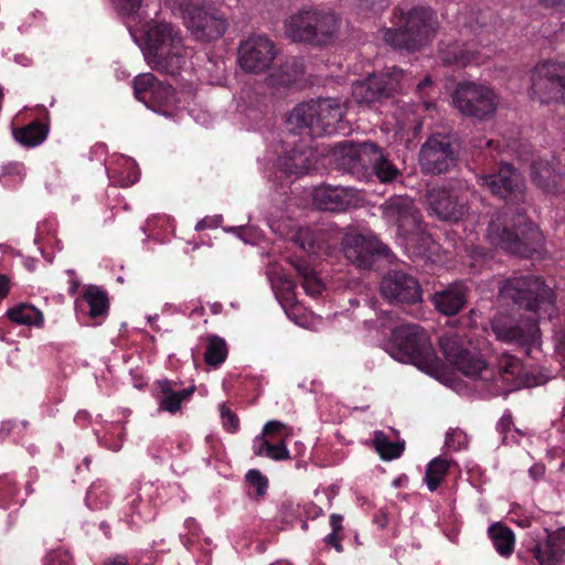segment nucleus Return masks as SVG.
<instances>
[{
    "mask_svg": "<svg viewBox=\"0 0 565 565\" xmlns=\"http://www.w3.org/2000/svg\"><path fill=\"white\" fill-rule=\"evenodd\" d=\"M439 56L445 64L466 66L471 63L482 62L479 51L475 44L443 43L439 47Z\"/></svg>",
    "mask_w": 565,
    "mask_h": 565,
    "instance_id": "28",
    "label": "nucleus"
},
{
    "mask_svg": "<svg viewBox=\"0 0 565 565\" xmlns=\"http://www.w3.org/2000/svg\"><path fill=\"white\" fill-rule=\"evenodd\" d=\"M253 451L256 456L267 457L273 460H286L290 458L286 441L271 444L264 436H256L253 440Z\"/></svg>",
    "mask_w": 565,
    "mask_h": 565,
    "instance_id": "35",
    "label": "nucleus"
},
{
    "mask_svg": "<svg viewBox=\"0 0 565 565\" xmlns=\"http://www.w3.org/2000/svg\"><path fill=\"white\" fill-rule=\"evenodd\" d=\"M468 445L467 434L459 428H451L446 434L445 446L452 450L458 451L466 448Z\"/></svg>",
    "mask_w": 565,
    "mask_h": 565,
    "instance_id": "49",
    "label": "nucleus"
},
{
    "mask_svg": "<svg viewBox=\"0 0 565 565\" xmlns=\"http://www.w3.org/2000/svg\"><path fill=\"white\" fill-rule=\"evenodd\" d=\"M104 565H128V561L122 555H117L113 558H109L104 563Z\"/></svg>",
    "mask_w": 565,
    "mask_h": 565,
    "instance_id": "63",
    "label": "nucleus"
},
{
    "mask_svg": "<svg viewBox=\"0 0 565 565\" xmlns=\"http://www.w3.org/2000/svg\"><path fill=\"white\" fill-rule=\"evenodd\" d=\"M433 88V81L430 76H426L422 82L417 84V93L423 97L429 95V90Z\"/></svg>",
    "mask_w": 565,
    "mask_h": 565,
    "instance_id": "57",
    "label": "nucleus"
},
{
    "mask_svg": "<svg viewBox=\"0 0 565 565\" xmlns=\"http://www.w3.org/2000/svg\"><path fill=\"white\" fill-rule=\"evenodd\" d=\"M135 96L148 104L152 103L158 106H173L180 102L175 92L170 85L158 81L152 73L139 74L134 79Z\"/></svg>",
    "mask_w": 565,
    "mask_h": 565,
    "instance_id": "21",
    "label": "nucleus"
},
{
    "mask_svg": "<svg viewBox=\"0 0 565 565\" xmlns=\"http://www.w3.org/2000/svg\"><path fill=\"white\" fill-rule=\"evenodd\" d=\"M373 445L384 460L398 458L404 451V443L393 441L381 430L374 431Z\"/></svg>",
    "mask_w": 565,
    "mask_h": 565,
    "instance_id": "37",
    "label": "nucleus"
},
{
    "mask_svg": "<svg viewBox=\"0 0 565 565\" xmlns=\"http://www.w3.org/2000/svg\"><path fill=\"white\" fill-rule=\"evenodd\" d=\"M478 184L511 204L525 202V184L521 173L509 163L494 173L477 175Z\"/></svg>",
    "mask_w": 565,
    "mask_h": 565,
    "instance_id": "15",
    "label": "nucleus"
},
{
    "mask_svg": "<svg viewBox=\"0 0 565 565\" xmlns=\"http://www.w3.org/2000/svg\"><path fill=\"white\" fill-rule=\"evenodd\" d=\"M245 478L246 481L255 488L257 497H263L266 493L268 480L260 471L252 469L246 473Z\"/></svg>",
    "mask_w": 565,
    "mask_h": 565,
    "instance_id": "51",
    "label": "nucleus"
},
{
    "mask_svg": "<svg viewBox=\"0 0 565 565\" xmlns=\"http://www.w3.org/2000/svg\"><path fill=\"white\" fill-rule=\"evenodd\" d=\"M435 107V104L428 100H423L418 105H405L399 107L394 118L395 132L406 136L407 139L415 137L422 130V113Z\"/></svg>",
    "mask_w": 565,
    "mask_h": 565,
    "instance_id": "25",
    "label": "nucleus"
},
{
    "mask_svg": "<svg viewBox=\"0 0 565 565\" xmlns=\"http://www.w3.org/2000/svg\"><path fill=\"white\" fill-rule=\"evenodd\" d=\"M277 56L276 43L269 36L259 33L249 34L241 41L237 49L238 65L249 74L267 72Z\"/></svg>",
    "mask_w": 565,
    "mask_h": 565,
    "instance_id": "13",
    "label": "nucleus"
},
{
    "mask_svg": "<svg viewBox=\"0 0 565 565\" xmlns=\"http://www.w3.org/2000/svg\"><path fill=\"white\" fill-rule=\"evenodd\" d=\"M159 387V409L171 414L177 413L181 408V403L189 401L195 390L194 386H191L177 392L167 380L160 381Z\"/></svg>",
    "mask_w": 565,
    "mask_h": 565,
    "instance_id": "31",
    "label": "nucleus"
},
{
    "mask_svg": "<svg viewBox=\"0 0 565 565\" xmlns=\"http://www.w3.org/2000/svg\"><path fill=\"white\" fill-rule=\"evenodd\" d=\"M512 226L516 232L510 231L507 220L498 213L489 223L487 238L490 244L521 257H529L539 252L544 236L535 224L524 214H518Z\"/></svg>",
    "mask_w": 565,
    "mask_h": 565,
    "instance_id": "7",
    "label": "nucleus"
},
{
    "mask_svg": "<svg viewBox=\"0 0 565 565\" xmlns=\"http://www.w3.org/2000/svg\"><path fill=\"white\" fill-rule=\"evenodd\" d=\"M7 317L14 323L40 327L43 323V315L34 306L19 303L7 310Z\"/></svg>",
    "mask_w": 565,
    "mask_h": 565,
    "instance_id": "34",
    "label": "nucleus"
},
{
    "mask_svg": "<svg viewBox=\"0 0 565 565\" xmlns=\"http://www.w3.org/2000/svg\"><path fill=\"white\" fill-rule=\"evenodd\" d=\"M381 295L390 302L416 303L422 300L418 281L399 270L390 271L384 276L381 282Z\"/></svg>",
    "mask_w": 565,
    "mask_h": 565,
    "instance_id": "20",
    "label": "nucleus"
},
{
    "mask_svg": "<svg viewBox=\"0 0 565 565\" xmlns=\"http://www.w3.org/2000/svg\"><path fill=\"white\" fill-rule=\"evenodd\" d=\"M12 134L18 143L23 147L32 148L41 145L45 140L47 129L45 125L35 120L24 127L14 128Z\"/></svg>",
    "mask_w": 565,
    "mask_h": 565,
    "instance_id": "33",
    "label": "nucleus"
},
{
    "mask_svg": "<svg viewBox=\"0 0 565 565\" xmlns=\"http://www.w3.org/2000/svg\"><path fill=\"white\" fill-rule=\"evenodd\" d=\"M26 175V170L21 162H9L4 164L0 172V182L7 188H14L22 183Z\"/></svg>",
    "mask_w": 565,
    "mask_h": 565,
    "instance_id": "41",
    "label": "nucleus"
},
{
    "mask_svg": "<svg viewBox=\"0 0 565 565\" xmlns=\"http://www.w3.org/2000/svg\"><path fill=\"white\" fill-rule=\"evenodd\" d=\"M347 153L361 167L370 164L377 179L383 183L394 181L399 174V170L373 142L351 145Z\"/></svg>",
    "mask_w": 565,
    "mask_h": 565,
    "instance_id": "19",
    "label": "nucleus"
},
{
    "mask_svg": "<svg viewBox=\"0 0 565 565\" xmlns=\"http://www.w3.org/2000/svg\"><path fill=\"white\" fill-rule=\"evenodd\" d=\"M294 242L299 245L301 249L307 253H317L320 249V245L317 239L316 233L309 227L299 228L295 236Z\"/></svg>",
    "mask_w": 565,
    "mask_h": 565,
    "instance_id": "45",
    "label": "nucleus"
},
{
    "mask_svg": "<svg viewBox=\"0 0 565 565\" xmlns=\"http://www.w3.org/2000/svg\"><path fill=\"white\" fill-rule=\"evenodd\" d=\"M273 288L277 300L290 320L297 324L306 327L307 318L301 313V307L295 297V284L286 276L273 281Z\"/></svg>",
    "mask_w": 565,
    "mask_h": 565,
    "instance_id": "26",
    "label": "nucleus"
},
{
    "mask_svg": "<svg viewBox=\"0 0 565 565\" xmlns=\"http://www.w3.org/2000/svg\"><path fill=\"white\" fill-rule=\"evenodd\" d=\"M9 291V280L6 276L0 275V300L6 297Z\"/></svg>",
    "mask_w": 565,
    "mask_h": 565,
    "instance_id": "62",
    "label": "nucleus"
},
{
    "mask_svg": "<svg viewBox=\"0 0 565 565\" xmlns=\"http://www.w3.org/2000/svg\"><path fill=\"white\" fill-rule=\"evenodd\" d=\"M342 521L343 518L340 514H331L330 516V525L332 527V532H335L339 534V532L342 531Z\"/></svg>",
    "mask_w": 565,
    "mask_h": 565,
    "instance_id": "60",
    "label": "nucleus"
},
{
    "mask_svg": "<svg viewBox=\"0 0 565 565\" xmlns=\"http://www.w3.org/2000/svg\"><path fill=\"white\" fill-rule=\"evenodd\" d=\"M492 330L499 340L519 344L534 342L539 333L537 322L533 318L526 319L522 324H514L508 318L495 317L492 320Z\"/></svg>",
    "mask_w": 565,
    "mask_h": 565,
    "instance_id": "23",
    "label": "nucleus"
},
{
    "mask_svg": "<svg viewBox=\"0 0 565 565\" xmlns=\"http://www.w3.org/2000/svg\"><path fill=\"white\" fill-rule=\"evenodd\" d=\"M110 182L119 186H129L139 179L136 162L128 157H117L106 168Z\"/></svg>",
    "mask_w": 565,
    "mask_h": 565,
    "instance_id": "30",
    "label": "nucleus"
},
{
    "mask_svg": "<svg viewBox=\"0 0 565 565\" xmlns=\"http://www.w3.org/2000/svg\"><path fill=\"white\" fill-rule=\"evenodd\" d=\"M221 417H222L223 425H224L225 429H227L231 433H234L237 430L239 420H238L237 416L232 411H230L225 406H222L221 407Z\"/></svg>",
    "mask_w": 565,
    "mask_h": 565,
    "instance_id": "55",
    "label": "nucleus"
},
{
    "mask_svg": "<svg viewBox=\"0 0 565 565\" xmlns=\"http://www.w3.org/2000/svg\"><path fill=\"white\" fill-rule=\"evenodd\" d=\"M450 461L440 457L433 459L427 468L425 475V482L430 491H435L449 470Z\"/></svg>",
    "mask_w": 565,
    "mask_h": 565,
    "instance_id": "39",
    "label": "nucleus"
},
{
    "mask_svg": "<svg viewBox=\"0 0 565 565\" xmlns=\"http://www.w3.org/2000/svg\"><path fill=\"white\" fill-rule=\"evenodd\" d=\"M227 344L224 339L218 335H209L206 339V348L204 360L211 366H220L227 358Z\"/></svg>",
    "mask_w": 565,
    "mask_h": 565,
    "instance_id": "38",
    "label": "nucleus"
},
{
    "mask_svg": "<svg viewBox=\"0 0 565 565\" xmlns=\"http://www.w3.org/2000/svg\"><path fill=\"white\" fill-rule=\"evenodd\" d=\"M312 199L320 210L341 212L353 204L354 194L350 188L320 185L313 190Z\"/></svg>",
    "mask_w": 565,
    "mask_h": 565,
    "instance_id": "24",
    "label": "nucleus"
},
{
    "mask_svg": "<svg viewBox=\"0 0 565 565\" xmlns=\"http://www.w3.org/2000/svg\"><path fill=\"white\" fill-rule=\"evenodd\" d=\"M114 9L122 17H132L141 7L142 0H110Z\"/></svg>",
    "mask_w": 565,
    "mask_h": 565,
    "instance_id": "50",
    "label": "nucleus"
},
{
    "mask_svg": "<svg viewBox=\"0 0 565 565\" xmlns=\"http://www.w3.org/2000/svg\"><path fill=\"white\" fill-rule=\"evenodd\" d=\"M428 211L438 220L458 222L469 212L467 196L456 186H434L426 194Z\"/></svg>",
    "mask_w": 565,
    "mask_h": 565,
    "instance_id": "16",
    "label": "nucleus"
},
{
    "mask_svg": "<svg viewBox=\"0 0 565 565\" xmlns=\"http://www.w3.org/2000/svg\"><path fill=\"white\" fill-rule=\"evenodd\" d=\"M419 163L424 172L439 174L455 163V154L449 136L436 134L422 146Z\"/></svg>",
    "mask_w": 565,
    "mask_h": 565,
    "instance_id": "18",
    "label": "nucleus"
},
{
    "mask_svg": "<svg viewBox=\"0 0 565 565\" xmlns=\"http://www.w3.org/2000/svg\"><path fill=\"white\" fill-rule=\"evenodd\" d=\"M467 288L461 282H455L449 288L437 291L433 296L435 308L445 316H454L466 303Z\"/></svg>",
    "mask_w": 565,
    "mask_h": 565,
    "instance_id": "27",
    "label": "nucleus"
},
{
    "mask_svg": "<svg viewBox=\"0 0 565 565\" xmlns=\"http://www.w3.org/2000/svg\"><path fill=\"white\" fill-rule=\"evenodd\" d=\"M340 29V19L332 11L305 7L284 20V34L296 43L323 46L332 43Z\"/></svg>",
    "mask_w": 565,
    "mask_h": 565,
    "instance_id": "5",
    "label": "nucleus"
},
{
    "mask_svg": "<svg viewBox=\"0 0 565 565\" xmlns=\"http://www.w3.org/2000/svg\"><path fill=\"white\" fill-rule=\"evenodd\" d=\"M452 106L466 117L487 120L494 116L500 105L498 94L488 85L461 82L452 93Z\"/></svg>",
    "mask_w": 565,
    "mask_h": 565,
    "instance_id": "9",
    "label": "nucleus"
},
{
    "mask_svg": "<svg viewBox=\"0 0 565 565\" xmlns=\"http://www.w3.org/2000/svg\"><path fill=\"white\" fill-rule=\"evenodd\" d=\"M371 328L391 338L385 342V351L395 360L412 363L428 371L437 364V358L427 332L418 324H398L391 312L376 313L375 320L369 322Z\"/></svg>",
    "mask_w": 565,
    "mask_h": 565,
    "instance_id": "2",
    "label": "nucleus"
},
{
    "mask_svg": "<svg viewBox=\"0 0 565 565\" xmlns=\"http://www.w3.org/2000/svg\"><path fill=\"white\" fill-rule=\"evenodd\" d=\"M392 28L380 31L383 41L398 50L419 51L427 46L439 29L437 12L428 6L402 4L394 9Z\"/></svg>",
    "mask_w": 565,
    "mask_h": 565,
    "instance_id": "3",
    "label": "nucleus"
},
{
    "mask_svg": "<svg viewBox=\"0 0 565 565\" xmlns=\"http://www.w3.org/2000/svg\"><path fill=\"white\" fill-rule=\"evenodd\" d=\"M345 258L359 268H370L374 256L385 255L388 248L372 234L348 233L342 241Z\"/></svg>",
    "mask_w": 565,
    "mask_h": 565,
    "instance_id": "17",
    "label": "nucleus"
},
{
    "mask_svg": "<svg viewBox=\"0 0 565 565\" xmlns=\"http://www.w3.org/2000/svg\"><path fill=\"white\" fill-rule=\"evenodd\" d=\"M139 46L151 68L169 75L178 74L191 56L181 30L163 20H153L147 24Z\"/></svg>",
    "mask_w": 565,
    "mask_h": 565,
    "instance_id": "4",
    "label": "nucleus"
},
{
    "mask_svg": "<svg viewBox=\"0 0 565 565\" xmlns=\"http://www.w3.org/2000/svg\"><path fill=\"white\" fill-rule=\"evenodd\" d=\"M344 104L337 98H318L297 105L287 122L294 134L308 131L310 136L332 135L344 130Z\"/></svg>",
    "mask_w": 565,
    "mask_h": 565,
    "instance_id": "6",
    "label": "nucleus"
},
{
    "mask_svg": "<svg viewBox=\"0 0 565 565\" xmlns=\"http://www.w3.org/2000/svg\"><path fill=\"white\" fill-rule=\"evenodd\" d=\"M18 488L14 481L9 477H0V507L7 508L11 501L15 500Z\"/></svg>",
    "mask_w": 565,
    "mask_h": 565,
    "instance_id": "48",
    "label": "nucleus"
},
{
    "mask_svg": "<svg viewBox=\"0 0 565 565\" xmlns=\"http://www.w3.org/2000/svg\"><path fill=\"white\" fill-rule=\"evenodd\" d=\"M381 209L386 222L396 227L397 235L404 243L413 244L419 239H425L422 215L411 198L393 196Z\"/></svg>",
    "mask_w": 565,
    "mask_h": 565,
    "instance_id": "10",
    "label": "nucleus"
},
{
    "mask_svg": "<svg viewBox=\"0 0 565 565\" xmlns=\"http://www.w3.org/2000/svg\"><path fill=\"white\" fill-rule=\"evenodd\" d=\"M302 512L310 518H316L317 515L322 514V510L313 504L301 507L299 503L294 501L284 502L280 508V513L287 521H291L292 518L300 516Z\"/></svg>",
    "mask_w": 565,
    "mask_h": 565,
    "instance_id": "44",
    "label": "nucleus"
},
{
    "mask_svg": "<svg viewBox=\"0 0 565 565\" xmlns=\"http://www.w3.org/2000/svg\"><path fill=\"white\" fill-rule=\"evenodd\" d=\"M555 351L557 355L565 361V333H561L556 338Z\"/></svg>",
    "mask_w": 565,
    "mask_h": 565,
    "instance_id": "58",
    "label": "nucleus"
},
{
    "mask_svg": "<svg viewBox=\"0 0 565 565\" xmlns=\"http://www.w3.org/2000/svg\"><path fill=\"white\" fill-rule=\"evenodd\" d=\"M44 565H72V556L67 551L55 550L46 555Z\"/></svg>",
    "mask_w": 565,
    "mask_h": 565,
    "instance_id": "54",
    "label": "nucleus"
},
{
    "mask_svg": "<svg viewBox=\"0 0 565 565\" xmlns=\"http://www.w3.org/2000/svg\"><path fill=\"white\" fill-rule=\"evenodd\" d=\"M205 70L212 72L209 77V82L214 85H220L224 81L225 75V63L223 60L212 61L209 60L205 64Z\"/></svg>",
    "mask_w": 565,
    "mask_h": 565,
    "instance_id": "52",
    "label": "nucleus"
},
{
    "mask_svg": "<svg viewBox=\"0 0 565 565\" xmlns=\"http://www.w3.org/2000/svg\"><path fill=\"white\" fill-rule=\"evenodd\" d=\"M439 345L446 359L467 377L489 382L486 387L491 394H507L523 386H534L539 382L531 376L521 362L511 355H504L499 362V374L489 367L478 354L462 347L458 334L445 333Z\"/></svg>",
    "mask_w": 565,
    "mask_h": 565,
    "instance_id": "1",
    "label": "nucleus"
},
{
    "mask_svg": "<svg viewBox=\"0 0 565 565\" xmlns=\"http://www.w3.org/2000/svg\"><path fill=\"white\" fill-rule=\"evenodd\" d=\"M131 510V522L137 523V520H151L153 518V509L149 502L141 500L139 497H135L129 501Z\"/></svg>",
    "mask_w": 565,
    "mask_h": 565,
    "instance_id": "47",
    "label": "nucleus"
},
{
    "mask_svg": "<svg viewBox=\"0 0 565 565\" xmlns=\"http://www.w3.org/2000/svg\"><path fill=\"white\" fill-rule=\"evenodd\" d=\"M109 500L108 489L100 481L93 483L86 494V502L90 509H103L108 505Z\"/></svg>",
    "mask_w": 565,
    "mask_h": 565,
    "instance_id": "43",
    "label": "nucleus"
},
{
    "mask_svg": "<svg viewBox=\"0 0 565 565\" xmlns=\"http://www.w3.org/2000/svg\"><path fill=\"white\" fill-rule=\"evenodd\" d=\"M84 300L89 307V313L92 317H99L108 310V299L105 291L102 289L90 286L84 294Z\"/></svg>",
    "mask_w": 565,
    "mask_h": 565,
    "instance_id": "40",
    "label": "nucleus"
},
{
    "mask_svg": "<svg viewBox=\"0 0 565 565\" xmlns=\"http://www.w3.org/2000/svg\"><path fill=\"white\" fill-rule=\"evenodd\" d=\"M512 415L510 412H505L502 417L500 418L499 423H498V430L500 431V434L503 435V438H502V441L504 444H508L509 443V438L507 436V433L510 431L511 429V426H512Z\"/></svg>",
    "mask_w": 565,
    "mask_h": 565,
    "instance_id": "56",
    "label": "nucleus"
},
{
    "mask_svg": "<svg viewBox=\"0 0 565 565\" xmlns=\"http://www.w3.org/2000/svg\"><path fill=\"white\" fill-rule=\"evenodd\" d=\"M124 426L120 423H113L103 437H98L102 445L113 451H118L122 445Z\"/></svg>",
    "mask_w": 565,
    "mask_h": 565,
    "instance_id": "46",
    "label": "nucleus"
},
{
    "mask_svg": "<svg viewBox=\"0 0 565 565\" xmlns=\"http://www.w3.org/2000/svg\"><path fill=\"white\" fill-rule=\"evenodd\" d=\"M488 536L500 556L509 558L513 554L515 536L509 526L501 522H495L488 527Z\"/></svg>",
    "mask_w": 565,
    "mask_h": 565,
    "instance_id": "32",
    "label": "nucleus"
},
{
    "mask_svg": "<svg viewBox=\"0 0 565 565\" xmlns=\"http://www.w3.org/2000/svg\"><path fill=\"white\" fill-rule=\"evenodd\" d=\"M180 15L192 36L202 42L221 39L228 26L226 18L216 9H207L192 0L180 4Z\"/></svg>",
    "mask_w": 565,
    "mask_h": 565,
    "instance_id": "11",
    "label": "nucleus"
},
{
    "mask_svg": "<svg viewBox=\"0 0 565 565\" xmlns=\"http://www.w3.org/2000/svg\"><path fill=\"white\" fill-rule=\"evenodd\" d=\"M296 268L302 277V287L306 294L312 297L320 295L323 289V284L309 265L300 263Z\"/></svg>",
    "mask_w": 565,
    "mask_h": 565,
    "instance_id": "42",
    "label": "nucleus"
},
{
    "mask_svg": "<svg viewBox=\"0 0 565 565\" xmlns=\"http://www.w3.org/2000/svg\"><path fill=\"white\" fill-rule=\"evenodd\" d=\"M531 96L542 104L561 102L565 94V63L542 61L530 73Z\"/></svg>",
    "mask_w": 565,
    "mask_h": 565,
    "instance_id": "12",
    "label": "nucleus"
},
{
    "mask_svg": "<svg viewBox=\"0 0 565 565\" xmlns=\"http://www.w3.org/2000/svg\"><path fill=\"white\" fill-rule=\"evenodd\" d=\"M407 82L404 71L393 66L386 72L353 84L352 96L358 104H371L401 92Z\"/></svg>",
    "mask_w": 565,
    "mask_h": 565,
    "instance_id": "14",
    "label": "nucleus"
},
{
    "mask_svg": "<svg viewBox=\"0 0 565 565\" xmlns=\"http://www.w3.org/2000/svg\"><path fill=\"white\" fill-rule=\"evenodd\" d=\"M317 163V153L310 148L292 150L288 154L280 157L278 166L289 174H306L315 169Z\"/></svg>",
    "mask_w": 565,
    "mask_h": 565,
    "instance_id": "29",
    "label": "nucleus"
},
{
    "mask_svg": "<svg viewBox=\"0 0 565 565\" xmlns=\"http://www.w3.org/2000/svg\"><path fill=\"white\" fill-rule=\"evenodd\" d=\"M290 429L279 420H269L265 424L260 436L284 435L285 438L290 436Z\"/></svg>",
    "mask_w": 565,
    "mask_h": 565,
    "instance_id": "53",
    "label": "nucleus"
},
{
    "mask_svg": "<svg viewBox=\"0 0 565 565\" xmlns=\"http://www.w3.org/2000/svg\"><path fill=\"white\" fill-rule=\"evenodd\" d=\"M561 160L555 156L535 158L530 167L532 183L547 194H556L562 181Z\"/></svg>",
    "mask_w": 565,
    "mask_h": 565,
    "instance_id": "22",
    "label": "nucleus"
},
{
    "mask_svg": "<svg viewBox=\"0 0 565 565\" xmlns=\"http://www.w3.org/2000/svg\"><path fill=\"white\" fill-rule=\"evenodd\" d=\"M326 543L328 545H331L333 546L338 552H341L342 551V545L340 543V539L338 536V533L335 532H331L330 534H328L324 539Z\"/></svg>",
    "mask_w": 565,
    "mask_h": 565,
    "instance_id": "59",
    "label": "nucleus"
},
{
    "mask_svg": "<svg viewBox=\"0 0 565 565\" xmlns=\"http://www.w3.org/2000/svg\"><path fill=\"white\" fill-rule=\"evenodd\" d=\"M305 72L302 62L291 58L286 61L279 70L270 76L274 84L288 86L295 83Z\"/></svg>",
    "mask_w": 565,
    "mask_h": 565,
    "instance_id": "36",
    "label": "nucleus"
},
{
    "mask_svg": "<svg viewBox=\"0 0 565 565\" xmlns=\"http://www.w3.org/2000/svg\"><path fill=\"white\" fill-rule=\"evenodd\" d=\"M500 295L536 313L539 318L551 319L555 312L553 290L533 275L509 278L500 289Z\"/></svg>",
    "mask_w": 565,
    "mask_h": 565,
    "instance_id": "8",
    "label": "nucleus"
},
{
    "mask_svg": "<svg viewBox=\"0 0 565 565\" xmlns=\"http://www.w3.org/2000/svg\"><path fill=\"white\" fill-rule=\"evenodd\" d=\"M18 423L13 420H6L1 424L0 434L10 435L14 428H18Z\"/></svg>",
    "mask_w": 565,
    "mask_h": 565,
    "instance_id": "61",
    "label": "nucleus"
},
{
    "mask_svg": "<svg viewBox=\"0 0 565 565\" xmlns=\"http://www.w3.org/2000/svg\"><path fill=\"white\" fill-rule=\"evenodd\" d=\"M185 525H186V527L192 532V534H195L196 529H198V524H196L195 520H193V519H188V520L185 521Z\"/></svg>",
    "mask_w": 565,
    "mask_h": 565,
    "instance_id": "64",
    "label": "nucleus"
}]
</instances>
